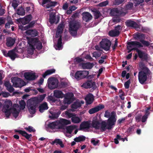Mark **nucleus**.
Listing matches in <instances>:
<instances>
[{
	"label": "nucleus",
	"instance_id": "0e129e2a",
	"mask_svg": "<svg viewBox=\"0 0 153 153\" xmlns=\"http://www.w3.org/2000/svg\"><path fill=\"white\" fill-rule=\"evenodd\" d=\"M124 0H115V3L116 4L119 5L122 3Z\"/></svg>",
	"mask_w": 153,
	"mask_h": 153
},
{
	"label": "nucleus",
	"instance_id": "a18cd8bd",
	"mask_svg": "<svg viewBox=\"0 0 153 153\" xmlns=\"http://www.w3.org/2000/svg\"><path fill=\"white\" fill-rule=\"evenodd\" d=\"M46 96L45 94L40 95L36 98L35 100H37L39 102L42 101L44 99Z\"/></svg>",
	"mask_w": 153,
	"mask_h": 153
},
{
	"label": "nucleus",
	"instance_id": "ea45409f",
	"mask_svg": "<svg viewBox=\"0 0 153 153\" xmlns=\"http://www.w3.org/2000/svg\"><path fill=\"white\" fill-rule=\"evenodd\" d=\"M35 48L33 46L31 45H29V46H28L27 49V52L28 53L31 55L33 54Z\"/></svg>",
	"mask_w": 153,
	"mask_h": 153
},
{
	"label": "nucleus",
	"instance_id": "4c0bfd02",
	"mask_svg": "<svg viewBox=\"0 0 153 153\" xmlns=\"http://www.w3.org/2000/svg\"><path fill=\"white\" fill-rule=\"evenodd\" d=\"M16 132H19V134H21L23 136L25 137L26 138L29 139L31 135L28 134L25 131H22L21 130H15Z\"/></svg>",
	"mask_w": 153,
	"mask_h": 153
},
{
	"label": "nucleus",
	"instance_id": "20e7f679",
	"mask_svg": "<svg viewBox=\"0 0 153 153\" xmlns=\"http://www.w3.org/2000/svg\"><path fill=\"white\" fill-rule=\"evenodd\" d=\"M63 27V24H60L57 27V30L56 33V38H54V40H58L57 44L54 46L56 50H60L62 49V39L61 34L62 32Z\"/></svg>",
	"mask_w": 153,
	"mask_h": 153
},
{
	"label": "nucleus",
	"instance_id": "0eeeda50",
	"mask_svg": "<svg viewBox=\"0 0 153 153\" xmlns=\"http://www.w3.org/2000/svg\"><path fill=\"white\" fill-rule=\"evenodd\" d=\"M148 69L145 67H143L142 71L139 73L138 79L140 82L142 84H144L147 80V75L149 72Z\"/></svg>",
	"mask_w": 153,
	"mask_h": 153
},
{
	"label": "nucleus",
	"instance_id": "58836bf2",
	"mask_svg": "<svg viewBox=\"0 0 153 153\" xmlns=\"http://www.w3.org/2000/svg\"><path fill=\"white\" fill-rule=\"evenodd\" d=\"M5 86L7 87V90L10 92H13L14 89L9 82H6L4 83Z\"/></svg>",
	"mask_w": 153,
	"mask_h": 153
},
{
	"label": "nucleus",
	"instance_id": "39448f33",
	"mask_svg": "<svg viewBox=\"0 0 153 153\" xmlns=\"http://www.w3.org/2000/svg\"><path fill=\"white\" fill-rule=\"evenodd\" d=\"M25 39L27 40L28 43L29 45L33 46L35 48L38 50H40L42 48V42L37 38H29L26 36L24 37Z\"/></svg>",
	"mask_w": 153,
	"mask_h": 153
},
{
	"label": "nucleus",
	"instance_id": "c756f323",
	"mask_svg": "<svg viewBox=\"0 0 153 153\" xmlns=\"http://www.w3.org/2000/svg\"><path fill=\"white\" fill-rule=\"evenodd\" d=\"M48 127L51 129H60L58 121L49 123Z\"/></svg>",
	"mask_w": 153,
	"mask_h": 153
},
{
	"label": "nucleus",
	"instance_id": "c85d7f7f",
	"mask_svg": "<svg viewBox=\"0 0 153 153\" xmlns=\"http://www.w3.org/2000/svg\"><path fill=\"white\" fill-rule=\"evenodd\" d=\"M64 95L62 92L59 90H55L54 91L53 96L57 98H62Z\"/></svg>",
	"mask_w": 153,
	"mask_h": 153
},
{
	"label": "nucleus",
	"instance_id": "4d7b16f0",
	"mask_svg": "<svg viewBox=\"0 0 153 153\" xmlns=\"http://www.w3.org/2000/svg\"><path fill=\"white\" fill-rule=\"evenodd\" d=\"M143 34H141L139 33H135L134 35V37L135 39H137L138 38L140 39V36L143 37Z\"/></svg>",
	"mask_w": 153,
	"mask_h": 153
},
{
	"label": "nucleus",
	"instance_id": "ddd939ff",
	"mask_svg": "<svg viewBox=\"0 0 153 153\" xmlns=\"http://www.w3.org/2000/svg\"><path fill=\"white\" fill-rule=\"evenodd\" d=\"M16 49H14L9 51L8 52L5 50H2V52L4 55L6 57H10L11 59L14 60L15 58L18 57L17 55L15 53Z\"/></svg>",
	"mask_w": 153,
	"mask_h": 153
},
{
	"label": "nucleus",
	"instance_id": "cd10ccee",
	"mask_svg": "<svg viewBox=\"0 0 153 153\" xmlns=\"http://www.w3.org/2000/svg\"><path fill=\"white\" fill-rule=\"evenodd\" d=\"M91 123L90 122H83L81 123L80 125V128L83 130L88 129L90 126Z\"/></svg>",
	"mask_w": 153,
	"mask_h": 153
},
{
	"label": "nucleus",
	"instance_id": "5fc2aeb1",
	"mask_svg": "<svg viewBox=\"0 0 153 153\" xmlns=\"http://www.w3.org/2000/svg\"><path fill=\"white\" fill-rule=\"evenodd\" d=\"M94 15L96 19H98L101 16V14L99 11H97L94 13Z\"/></svg>",
	"mask_w": 153,
	"mask_h": 153
},
{
	"label": "nucleus",
	"instance_id": "c03bdc74",
	"mask_svg": "<svg viewBox=\"0 0 153 153\" xmlns=\"http://www.w3.org/2000/svg\"><path fill=\"white\" fill-rule=\"evenodd\" d=\"M91 82L90 81L86 82L83 84L82 87L85 88H89L91 87Z\"/></svg>",
	"mask_w": 153,
	"mask_h": 153
},
{
	"label": "nucleus",
	"instance_id": "72a5a7b5",
	"mask_svg": "<svg viewBox=\"0 0 153 153\" xmlns=\"http://www.w3.org/2000/svg\"><path fill=\"white\" fill-rule=\"evenodd\" d=\"M32 18L31 16L30 15H28L21 19V22L23 25H25L28 23L31 20Z\"/></svg>",
	"mask_w": 153,
	"mask_h": 153
},
{
	"label": "nucleus",
	"instance_id": "09e8293b",
	"mask_svg": "<svg viewBox=\"0 0 153 153\" xmlns=\"http://www.w3.org/2000/svg\"><path fill=\"white\" fill-rule=\"evenodd\" d=\"M17 13L19 15H24L25 14V13L24 9L22 8H20V9L17 10Z\"/></svg>",
	"mask_w": 153,
	"mask_h": 153
},
{
	"label": "nucleus",
	"instance_id": "4be33fe9",
	"mask_svg": "<svg viewBox=\"0 0 153 153\" xmlns=\"http://www.w3.org/2000/svg\"><path fill=\"white\" fill-rule=\"evenodd\" d=\"M55 14L54 13L50 14L49 21L51 24H57L59 21V17L58 16L56 17Z\"/></svg>",
	"mask_w": 153,
	"mask_h": 153
},
{
	"label": "nucleus",
	"instance_id": "13d9d810",
	"mask_svg": "<svg viewBox=\"0 0 153 153\" xmlns=\"http://www.w3.org/2000/svg\"><path fill=\"white\" fill-rule=\"evenodd\" d=\"M30 27L29 25H27L25 27H23L22 26H19V28L21 29L22 31L26 30Z\"/></svg>",
	"mask_w": 153,
	"mask_h": 153
},
{
	"label": "nucleus",
	"instance_id": "79ce46f5",
	"mask_svg": "<svg viewBox=\"0 0 153 153\" xmlns=\"http://www.w3.org/2000/svg\"><path fill=\"white\" fill-rule=\"evenodd\" d=\"M53 143L59 144L61 148H63L64 147V145L62 141L60 139H55L53 141Z\"/></svg>",
	"mask_w": 153,
	"mask_h": 153
},
{
	"label": "nucleus",
	"instance_id": "2f4dec72",
	"mask_svg": "<svg viewBox=\"0 0 153 153\" xmlns=\"http://www.w3.org/2000/svg\"><path fill=\"white\" fill-rule=\"evenodd\" d=\"M48 2L49 3L46 6V7L48 8L50 7L51 6H55L56 3L54 2H50V0H43L42 5H43L44 4Z\"/></svg>",
	"mask_w": 153,
	"mask_h": 153
},
{
	"label": "nucleus",
	"instance_id": "774afa93",
	"mask_svg": "<svg viewBox=\"0 0 153 153\" xmlns=\"http://www.w3.org/2000/svg\"><path fill=\"white\" fill-rule=\"evenodd\" d=\"M148 118V116H146V115H144L142 117V121L143 122H145Z\"/></svg>",
	"mask_w": 153,
	"mask_h": 153
},
{
	"label": "nucleus",
	"instance_id": "1a4fd4ad",
	"mask_svg": "<svg viewBox=\"0 0 153 153\" xmlns=\"http://www.w3.org/2000/svg\"><path fill=\"white\" fill-rule=\"evenodd\" d=\"M11 81L13 85L16 87L21 88L25 85V82L21 79L17 77L12 78Z\"/></svg>",
	"mask_w": 153,
	"mask_h": 153
},
{
	"label": "nucleus",
	"instance_id": "dca6fc26",
	"mask_svg": "<svg viewBox=\"0 0 153 153\" xmlns=\"http://www.w3.org/2000/svg\"><path fill=\"white\" fill-rule=\"evenodd\" d=\"M50 114L49 117L51 119H54L57 118L59 115L60 114L61 112L57 109L51 108L49 111Z\"/></svg>",
	"mask_w": 153,
	"mask_h": 153
},
{
	"label": "nucleus",
	"instance_id": "a211bd4d",
	"mask_svg": "<svg viewBox=\"0 0 153 153\" xmlns=\"http://www.w3.org/2000/svg\"><path fill=\"white\" fill-rule=\"evenodd\" d=\"M126 24L127 26L134 27L137 30L140 31L141 30V26L138 25L133 21H128L126 22Z\"/></svg>",
	"mask_w": 153,
	"mask_h": 153
},
{
	"label": "nucleus",
	"instance_id": "473e14b6",
	"mask_svg": "<svg viewBox=\"0 0 153 153\" xmlns=\"http://www.w3.org/2000/svg\"><path fill=\"white\" fill-rule=\"evenodd\" d=\"M81 106V105L80 101H76L72 104L71 105V111H74L76 109L79 107Z\"/></svg>",
	"mask_w": 153,
	"mask_h": 153
},
{
	"label": "nucleus",
	"instance_id": "e2e57ef3",
	"mask_svg": "<svg viewBox=\"0 0 153 153\" xmlns=\"http://www.w3.org/2000/svg\"><path fill=\"white\" fill-rule=\"evenodd\" d=\"M127 118V117L124 118H122L120 119H119L117 121V123L119 124H120L123 122H124L125 120Z\"/></svg>",
	"mask_w": 153,
	"mask_h": 153
},
{
	"label": "nucleus",
	"instance_id": "8fccbe9b",
	"mask_svg": "<svg viewBox=\"0 0 153 153\" xmlns=\"http://www.w3.org/2000/svg\"><path fill=\"white\" fill-rule=\"evenodd\" d=\"M131 2L129 3L127 5H126L125 9L126 10H130L131 9L133 6V3H132V1H130Z\"/></svg>",
	"mask_w": 153,
	"mask_h": 153
},
{
	"label": "nucleus",
	"instance_id": "f03ea898",
	"mask_svg": "<svg viewBox=\"0 0 153 153\" xmlns=\"http://www.w3.org/2000/svg\"><path fill=\"white\" fill-rule=\"evenodd\" d=\"M117 115L115 113L112 112L111 117H110L107 120V123L105 121H102L101 123V128L103 131L106 129H110L112 126L115 125L117 120Z\"/></svg>",
	"mask_w": 153,
	"mask_h": 153
},
{
	"label": "nucleus",
	"instance_id": "b1692460",
	"mask_svg": "<svg viewBox=\"0 0 153 153\" xmlns=\"http://www.w3.org/2000/svg\"><path fill=\"white\" fill-rule=\"evenodd\" d=\"M104 105H100L97 107L92 108L89 110L88 112L90 114L94 113L99 110L104 108Z\"/></svg>",
	"mask_w": 153,
	"mask_h": 153
},
{
	"label": "nucleus",
	"instance_id": "6ab92c4d",
	"mask_svg": "<svg viewBox=\"0 0 153 153\" xmlns=\"http://www.w3.org/2000/svg\"><path fill=\"white\" fill-rule=\"evenodd\" d=\"M58 122L60 128H62L64 126L70 124L71 123L70 120L64 118L61 119Z\"/></svg>",
	"mask_w": 153,
	"mask_h": 153
},
{
	"label": "nucleus",
	"instance_id": "f3484780",
	"mask_svg": "<svg viewBox=\"0 0 153 153\" xmlns=\"http://www.w3.org/2000/svg\"><path fill=\"white\" fill-rule=\"evenodd\" d=\"M24 76L26 79L29 80H33L37 77L36 74L33 71L25 72Z\"/></svg>",
	"mask_w": 153,
	"mask_h": 153
},
{
	"label": "nucleus",
	"instance_id": "2eb2a0df",
	"mask_svg": "<svg viewBox=\"0 0 153 153\" xmlns=\"http://www.w3.org/2000/svg\"><path fill=\"white\" fill-rule=\"evenodd\" d=\"M74 95L72 93L66 94L64 96L63 102L65 104H70L73 101Z\"/></svg>",
	"mask_w": 153,
	"mask_h": 153
},
{
	"label": "nucleus",
	"instance_id": "37998d69",
	"mask_svg": "<svg viewBox=\"0 0 153 153\" xmlns=\"http://www.w3.org/2000/svg\"><path fill=\"white\" fill-rule=\"evenodd\" d=\"M85 139V137L83 136H81L74 139V141L76 142L83 141Z\"/></svg>",
	"mask_w": 153,
	"mask_h": 153
},
{
	"label": "nucleus",
	"instance_id": "3c124183",
	"mask_svg": "<svg viewBox=\"0 0 153 153\" xmlns=\"http://www.w3.org/2000/svg\"><path fill=\"white\" fill-rule=\"evenodd\" d=\"M19 3V1L16 0H13L12 2V6L14 9L18 6Z\"/></svg>",
	"mask_w": 153,
	"mask_h": 153
},
{
	"label": "nucleus",
	"instance_id": "052dcab7",
	"mask_svg": "<svg viewBox=\"0 0 153 153\" xmlns=\"http://www.w3.org/2000/svg\"><path fill=\"white\" fill-rule=\"evenodd\" d=\"M130 83V80H128L124 84L125 87L126 88H128L129 87V85Z\"/></svg>",
	"mask_w": 153,
	"mask_h": 153
},
{
	"label": "nucleus",
	"instance_id": "338daca9",
	"mask_svg": "<svg viewBox=\"0 0 153 153\" xmlns=\"http://www.w3.org/2000/svg\"><path fill=\"white\" fill-rule=\"evenodd\" d=\"M4 10L3 9L1 8V6L0 4V15H2L4 14Z\"/></svg>",
	"mask_w": 153,
	"mask_h": 153
},
{
	"label": "nucleus",
	"instance_id": "423d86ee",
	"mask_svg": "<svg viewBox=\"0 0 153 153\" xmlns=\"http://www.w3.org/2000/svg\"><path fill=\"white\" fill-rule=\"evenodd\" d=\"M64 113L65 114L67 118H71V121L74 123H79L82 121V119L81 118L77 116L76 114L70 112L69 110L65 111Z\"/></svg>",
	"mask_w": 153,
	"mask_h": 153
},
{
	"label": "nucleus",
	"instance_id": "69168bd1",
	"mask_svg": "<svg viewBox=\"0 0 153 153\" xmlns=\"http://www.w3.org/2000/svg\"><path fill=\"white\" fill-rule=\"evenodd\" d=\"M142 116L141 115H137L135 117L136 120L137 122H139L140 120V119Z\"/></svg>",
	"mask_w": 153,
	"mask_h": 153
},
{
	"label": "nucleus",
	"instance_id": "5701e85b",
	"mask_svg": "<svg viewBox=\"0 0 153 153\" xmlns=\"http://www.w3.org/2000/svg\"><path fill=\"white\" fill-rule=\"evenodd\" d=\"M82 15L83 21L86 22H87L91 20L92 18L91 14L87 12H83L82 13Z\"/></svg>",
	"mask_w": 153,
	"mask_h": 153
},
{
	"label": "nucleus",
	"instance_id": "de8ad7c7",
	"mask_svg": "<svg viewBox=\"0 0 153 153\" xmlns=\"http://www.w3.org/2000/svg\"><path fill=\"white\" fill-rule=\"evenodd\" d=\"M20 108L21 109H23L25 108L26 104L23 100H21L19 102Z\"/></svg>",
	"mask_w": 153,
	"mask_h": 153
},
{
	"label": "nucleus",
	"instance_id": "412c9836",
	"mask_svg": "<svg viewBox=\"0 0 153 153\" xmlns=\"http://www.w3.org/2000/svg\"><path fill=\"white\" fill-rule=\"evenodd\" d=\"M25 36H24V38L25 36L28 37V36H36L38 35V32L35 29L29 30H27L25 32Z\"/></svg>",
	"mask_w": 153,
	"mask_h": 153
},
{
	"label": "nucleus",
	"instance_id": "a19ab883",
	"mask_svg": "<svg viewBox=\"0 0 153 153\" xmlns=\"http://www.w3.org/2000/svg\"><path fill=\"white\" fill-rule=\"evenodd\" d=\"M55 72V70L54 69L49 70L47 71L43 75V77L45 78L47 75H50Z\"/></svg>",
	"mask_w": 153,
	"mask_h": 153
},
{
	"label": "nucleus",
	"instance_id": "7ed1b4c3",
	"mask_svg": "<svg viewBox=\"0 0 153 153\" xmlns=\"http://www.w3.org/2000/svg\"><path fill=\"white\" fill-rule=\"evenodd\" d=\"M141 43L137 41L131 42H128L127 48L129 51H128L129 53L133 49H136L135 47H143V45L148 46L149 45V43L148 41L144 40H140Z\"/></svg>",
	"mask_w": 153,
	"mask_h": 153
},
{
	"label": "nucleus",
	"instance_id": "f704fd0d",
	"mask_svg": "<svg viewBox=\"0 0 153 153\" xmlns=\"http://www.w3.org/2000/svg\"><path fill=\"white\" fill-rule=\"evenodd\" d=\"M48 108L47 103L45 102H44L41 104L39 107V111L41 112H43L44 110H47Z\"/></svg>",
	"mask_w": 153,
	"mask_h": 153
},
{
	"label": "nucleus",
	"instance_id": "9b49d317",
	"mask_svg": "<svg viewBox=\"0 0 153 153\" xmlns=\"http://www.w3.org/2000/svg\"><path fill=\"white\" fill-rule=\"evenodd\" d=\"M78 25L75 21L71 22L69 25V31L72 35L75 36L76 35L77 30L78 28Z\"/></svg>",
	"mask_w": 153,
	"mask_h": 153
},
{
	"label": "nucleus",
	"instance_id": "6e6d98bb",
	"mask_svg": "<svg viewBox=\"0 0 153 153\" xmlns=\"http://www.w3.org/2000/svg\"><path fill=\"white\" fill-rule=\"evenodd\" d=\"M108 3V1H106L100 3L98 5L100 7H103L106 6Z\"/></svg>",
	"mask_w": 153,
	"mask_h": 153
},
{
	"label": "nucleus",
	"instance_id": "4468645a",
	"mask_svg": "<svg viewBox=\"0 0 153 153\" xmlns=\"http://www.w3.org/2000/svg\"><path fill=\"white\" fill-rule=\"evenodd\" d=\"M101 47L105 50L108 51L110 48L111 42L108 39H103L100 42Z\"/></svg>",
	"mask_w": 153,
	"mask_h": 153
},
{
	"label": "nucleus",
	"instance_id": "7c9ffc66",
	"mask_svg": "<svg viewBox=\"0 0 153 153\" xmlns=\"http://www.w3.org/2000/svg\"><path fill=\"white\" fill-rule=\"evenodd\" d=\"M92 126L93 127L97 129H100L102 130H103L101 128V124L98 121L96 120H94L92 122Z\"/></svg>",
	"mask_w": 153,
	"mask_h": 153
},
{
	"label": "nucleus",
	"instance_id": "f8f14e48",
	"mask_svg": "<svg viewBox=\"0 0 153 153\" xmlns=\"http://www.w3.org/2000/svg\"><path fill=\"white\" fill-rule=\"evenodd\" d=\"M88 74V71H78L75 74L74 77L76 79L79 80L85 77Z\"/></svg>",
	"mask_w": 153,
	"mask_h": 153
},
{
	"label": "nucleus",
	"instance_id": "864d4df0",
	"mask_svg": "<svg viewBox=\"0 0 153 153\" xmlns=\"http://www.w3.org/2000/svg\"><path fill=\"white\" fill-rule=\"evenodd\" d=\"M25 129L30 132H31L32 131L34 132L35 131L33 127L30 126H29L28 127L25 128Z\"/></svg>",
	"mask_w": 153,
	"mask_h": 153
},
{
	"label": "nucleus",
	"instance_id": "393cba45",
	"mask_svg": "<svg viewBox=\"0 0 153 153\" xmlns=\"http://www.w3.org/2000/svg\"><path fill=\"white\" fill-rule=\"evenodd\" d=\"M136 51L137 52L139 57L142 59H146L148 58V55L145 52H144L141 51L137 49L135 47Z\"/></svg>",
	"mask_w": 153,
	"mask_h": 153
},
{
	"label": "nucleus",
	"instance_id": "680f3d73",
	"mask_svg": "<svg viewBox=\"0 0 153 153\" xmlns=\"http://www.w3.org/2000/svg\"><path fill=\"white\" fill-rule=\"evenodd\" d=\"M120 97L122 100H123L125 99L124 93H123L121 90L120 91Z\"/></svg>",
	"mask_w": 153,
	"mask_h": 153
},
{
	"label": "nucleus",
	"instance_id": "bf43d9fd",
	"mask_svg": "<svg viewBox=\"0 0 153 153\" xmlns=\"http://www.w3.org/2000/svg\"><path fill=\"white\" fill-rule=\"evenodd\" d=\"M99 140H95L94 139H92L91 140V143L94 145H96L98 143Z\"/></svg>",
	"mask_w": 153,
	"mask_h": 153
},
{
	"label": "nucleus",
	"instance_id": "aec40b11",
	"mask_svg": "<svg viewBox=\"0 0 153 153\" xmlns=\"http://www.w3.org/2000/svg\"><path fill=\"white\" fill-rule=\"evenodd\" d=\"M121 29L120 26H118L116 27L114 30L110 31L109 33V35L112 36H118L119 35L120 30Z\"/></svg>",
	"mask_w": 153,
	"mask_h": 153
},
{
	"label": "nucleus",
	"instance_id": "a878e982",
	"mask_svg": "<svg viewBox=\"0 0 153 153\" xmlns=\"http://www.w3.org/2000/svg\"><path fill=\"white\" fill-rule=\"evenodd\" d=\"M80 65L83 69H91L94 66V64L90 62L82 63Z\"/></svg>",
	"mask_w": 153,
	"mask_h": 153
},
{
	"label": "nucleus",
	"instance_id": "6e6552de",
	"mask_svg": "<svg viewBox=\"0 0 153 153\" xmlns=\"http://www.w3.org/2000/svg\"><path fill=\"white\" fill-rule=\"evenodd\" d=\"M58 82L56 78L53 77L49 78L48 80V86L50 89H54L57 87Z\"/></svg>",
	"mask_w": 153,
	"mask_h": 153
},
{
	"label": "nucleus",
	"instance_id": "c9c22d12",
	"mask_svg": "<svg viewBox=\"0 0 153 153\" xmlns=\"http://www.w3.org/2000/svg\"><path fill=\"white\" fill-rule=\"evenodd\" d=\"M15 42V39H14L9 37L7 39L6 45L8 47L12 46Z\"/></svg>",
	"mask_w": 153,
	"mask_h": 153
},
{
	"label": "nucleus",
	"instance_id": "f257e3e1",
	"mask_svg": "<svg viewBox=\"0 0 153 153\" xmlns=\"http://www.w3.org/2000/svg\"><path fill=\"white\" fill-rule=\"evenodd\" d=\"M12 105L13 103L10 100H6L4 102L2 111L5 113L7 117H8L12 114L16 118L19 112V106L18 104H14L12 108Z\"/></svg>",
	"mask_w": 153,
	"mask_h": 153
},
{
	"label": "nucleus",
	"instance_id": "e433bc0d",
	"mask_svg": "<svg viewBox=\"0 0 153 153\" xmlns=\"http://www.w3.org/2000/svg\"><path fill=\"white\" fill-rule=\"evenodd\" d=\"M76 127L75 126H67L66 128V132L65 133V134L66 136H68L67 135V133H68L69 134H71L73 130H74Z\"/></svg>",
	"mask_w": 153,
	"mask_h": 153
},
{
	"label": "nucleus",
	"instance_id": "49530a36",
	"mask_svg": "<svg viewBox=\"0 0 153 153\" xmlns=\"http://www.w3.org/2000/svg\"><path fill=\"white\" fill-rule=\"evenodd\" d=\"M92 54L93 57H95L96 58H97L100 56L101 53L100 51H95Z\"/></svg>",
	"mask_w": 153,
	"mask_h": 153
},
{
	"label": "nucleus",
	"instance_id": "bb28decb",
	"mask_svg": "<svg viewBox=\"0 0 153 153\" xmlns=\"http://www.w3.org/2000/svg\"><path fill=\"white\" fill-rule=\"evenodd\" d=\"M86 103L88 104H91L94 101V97L91 94H88L85 98Z\"/></svg>",
	"mask_w": 153,
	"mask_h": 153
},
{
	"label": "nucleus",
	"instance_id": "9d476101",
	"mask_svg": "<svg viewBox=\"0 0 153 153\" xmlns=\"http://www.w3.org/2000/svg\"><path fill=\"white\" fill-rule=\"evenodd\" d=\"M27 106L28 110L31 114H34L36 111V103L33 99H30L27 100Z\"/></svg>",
	"mask_w": 153,
	"mask_h": 153
},
{
	"label": "nucleus",
	"instance_id": "603ef678",
	"mask_svg": "<svg viewBox=\"0 0 153 153\" xmlns=\"http://www.w3.org/2000/svg\"><path fill=\"white\" fill-rule=\"evenodd\" d=\"M112 113V112L110 113L108 111H105L104 114V116L105 117L109 118L110 117H111Z\"/></svg>",
	"mask_w": 153,
	"mask_h": 153
}]
</instances>
